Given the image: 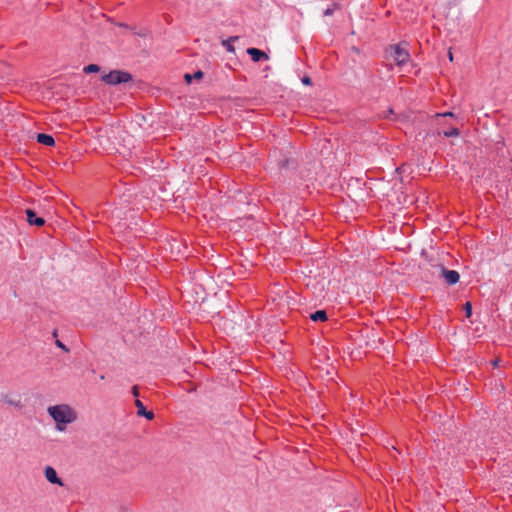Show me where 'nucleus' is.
Instances as JSON below:
<instances>
[{
	"instance_id": "f257e3e1",
	"label": "nucleus",
	"mask_w": 512,
	"mask_h": 512,
	"mask_svg": "<svg viewBox=\"0 0 512 512\" xmlns=\"http://www.w3.org/2000/svg\"><path fill=\"white\" fill-rule=\"evenodd\" d=\"M47 412L55 421L58 431H64L67 424L73 423L77 419L76 412L67 404L50 406Z\"/></svg>"
},
{
	"instance_id": "f03ea898",
	"label": "nucleus",
	"mask_w": 512,
	"mask_h": 512,
	"mask_svg": "<svg viewBox=\"0 0 512 512\" xmlns=\"http://www.w3.org/2000/svg\"><path fill=\"white\" fill-rule=\"evenodd\" d=\"M386 58L392 59L398 66H402L409 61L410 54L406 49L397 44L391 45L386 50Z\"/></svg>"
},
{
	"instance_id": "7ed1b4c3",
	"label": "nucleus",
	"mask_w": 512,
	"mask_h": 512,
	"mask_svg": "<svg viewBox=\"0 0 512 512\" xmlns=\"http://www.w3.org/2000/svg\"><path fill=\"white\" fill-rule=\"evenodd\" d=\"M102 81L108 85H119L132 81L133 77L129 72L123 70H112L102 76Z\"/></svg>"
},
{
	"instance_id": "20e7f679",
	"label": "nucleus",
	"mask_w": 512,
	"mask_h": 512,
	"mask_svg": "<svg viewBox=\"0 0 512 512\" xmlns=\"http://www.w3.org/2000/svg\"><path fill=\"white\" fill-rule=\"evenodd\" d=\"M433 268L435 269L434 273H437V275L439 277L444 278L448 285H454L460 279V275H459V273L457 271H455V270H448L442 264H437V265L433 266Z\"/></svg>"
},
{
	"instance_id": "39448f33",
	"label": "nucleus",
	"mask_w": 512,
	"mask_h": 512,
	"mask_svg": "<svg viewBox=\"0 0 512 512\" xmlns=\"http://www.w3.org/2000/svg\"><path fill=\"white\" fill-rule=\"evenodd\" d=\"M45 477L47 481H49L52 484H57L59 486H63L64 483L60 477H58L56 470L51 467L47 466L44 471Z\"/></svg>"
},
{
	"instance_id": "423d86ee",
	"label": "nucleus",
	"mask_w": 512,
	"mask_h": 512,
	"mask_svg": "<svg viewBox=\"0 0 512 512\" xmlns=\"http://www.w3.org/2000/svg\"><path fill=\"white\" fill-rule=\"evenodd\" d=\"M27 222L30 225H36L38 227L43 226L45 224V220L42 217H38L34 210L26 209Z\"/></svg>"
},
{
	"instance_id": "0eeeda50",
	"label": "nucleus",
	"mask_w": 512,
	"mask_h": 512,
	"mask_svg": "<svg viewBox=\"0 0 512 512\" xmlns=\"http://www.w3.org/2000/svg\"><path fill=\"white\" fill-rule=\"evenodd\" d=\"M247 54L250 55L251 59L254 62H259L261 60L269 59V56L264 51L257 49V48H253V47L247 49Z\"/></svg>"
},
{
	"instance_id": "6e6552de",
	"label": "nucleus",
	"mask_w": 512,
	"mask_h": 512,
	"mask_svg": "<svg viewBox=\"0 0 512 512\" xmlns=\"http://www.w3.org/2000/svg\"><path fill=\"white\" fill-rule=\"evenodd\" d=\"M135 406L137 407V415L145 417L148 420L154 419L155 415L152 411H147L142 401L136 399Z\"/></svg>"
},
{
	"instance_id": "1a4fd4ad",
	"label": "nucleus",
	"mask_w": 512,
	"mask_h": 512,
	"mask_svg": "<svg viewBox=\"0 0 512 512\" xmlns=\"http://www.w3.org/2000/svg\"><path fill=\"white\" fill-rule=\"evenodd\" d=\"M37 142L46 146H53L55 144L54 138L45 133L37 134Z\"/></svg>"
},
{
	"instance_id": "9d476101",
	"label": "nucleus",
	"mask_w": 512,
	"mask_h": 512,
	"mask_svg": "<svg viewBox=\"0 0 512 512\" xmlns=\"http://www.w3.org/2000/svg\"><path fill=\"white\" fill-rule=\"evenodd\" d=\"M310 319L314 322H324L328 319V317L325 310H317L310 314Z\"/></svg>"
},
{
	"instance_id": "9b49d317",
	"label": "nucleus",
	"mask_w": 512,
	"mask_h": 512,
	"mask_svg": "<svg viewBox=\"0 0 512 512\" xmlns=\"http://www.w3.org/2000/svg\"><path fill=\"white\" fill-rule=\"evenodd\" d=\"M238 38V36H231L227 40H224L222 42V45L226 48L228 52H234L235 48L232 43L238 40Z\"/></svg>"
},
{
	"instance_id": "f8f14e48",
	"label": "nucleus",
	"mask_w": 512,
	"mask_h": 512,
	"mask_svg": "<svg viewBox=\"0 0 512 512\" xmlns=\"http://www.w3.org/2000/svg\"><path fill=\"white\" fill-rule=\"evenodd\" d=\"M204 73L201 70L196 71L193 75L186 73L184 75V79L187 84H190L192 82V79H201L203 78Z\"/></svg>"
},
{
	"instance_id": "ddd939ff",
	"label": "nucleus",
	"mask_w": 512,
	"mask_h": 512,
	"mask_svg": "<svg viewBox=\"0 0 512 512\" xmlns=\"http://www.w3.org/2000/svg\"><path fill=\"white\" fill-rule=\"evenodd\" d=\"M3 399H4L5 403H7L8 405L14 406L16 408H22V403H21L20 399H15L8 395L4 396Z\"/></svg>"
},
{
	"instance_id": "4468645a",
	"label": "nucleus",
	"mask_w": 512,
	"mask_h": 512,
	"mask_svg": "<svg viewBox=\"0 0 512 512\" xmlns=\"http://www.w3.org/2000/svg\"><path fill=\"white\" fill-rule=\"evenodd\" d=\"M83 71L85 73H96L100 71V66L96 64H89L86 67H84Z\"/></svg>"
},
{
	"instance_id": "2eb2a0df",
	"label": "nucleus",
	"mask_w": 512,
	"mask_h": 512,
	"mask_svg": "<svg viewBox=\"0 0 512 512\" xmlns=\"http://www.w3.org/2000/svg\"><path fill=\"white\" fill-rule=\"evenodd\" d=\"M460 134V131L458 128H452L448 131H444V136L445 137H456Z\"/></svg>"
},
{
	"instance_id": "dca6fc26",
	"label": "nucleus",
	"mask_w": 512,
	"mask_h": 512,
	"mask_svg": "<svg viewBox=\"0 0 512 512\" xmlns=\"http://www.w3.org/2000/svg\"><path fill=\"white\" fill-rule=\"evenodd\" d=\"M463 310L465 312V315L467 318L471 317L472 315V305L470 302H466L463 306Z\"/></svg>"
},
{
	"instance_id": "f3484780",
	"label": "nucleus",
	"mask_w": 512,
	"mask_h": 512,
	"mask_svg": "<svg viewBox=\"0 0 512 512\" xmlns=\"http://www.w3.org/2000/svg\"><path fill=\"white\" fill-rule=\"evenodd\" d=\"M55 344H56L57 347L62 349L64 352H69L68 347L63 342H61L60 340L56 339Z\"/></svg>"
},
{
	"instance_id": "a211bd4d",
	"label": "nucleus",
	"mask_w": 512,
	"mask_h": 512,
	"mask_svg": "<svg viewBox=\"0 0 512 512\" xmlns=\"http://www.w3.org/2000/svg\"><path fill=\"white\" fill-rule=\"evenodd\" d=\"M302 83L305 84V85H310L311 84V78L308 77V76H305L304 78H302Z\"/></svg>"
},
{
	"instance_id": "6ab92c4d",
	"label": "nucleus",
	"mask_w": 512,
	"mask_h": 512,
	"mask_svg": "<svg viewBox=\"0 0 512 512\" xmlns=\"http://www.w3.org/2000/svg\"><path fill=\"white\" fill-rule=\"evenodd\" d=\"M334 10L333 8H327L325 11H324V16H331L333 14Z\"/></svg>"
},
{
	"instance_id": "aec40b11",
	"label": "nucleus",
	"mask_w": 512,
	"mask_h": 512,
	"mask_svg": "<svg viewBox=\"0 0 512 512\" xmlns=\"http://www.w3.org/2000/svg\"><path fill=\"white\" fill-rule=\"evenodd\" d=\"M132 394H133L135 397H138V396H139V391H138V387H137V386H133V387H132Z\"/></svg>"
},
{
	"instance_id": "412c9836",
	"label": "nucleus",
	"mask_w": 512,
	"mask_h": 512,
	"mask_svg": "<svg viewBox=\"0 0 512 512\" xmlns=\"http://www.w3.org/2000/svg\"><path fill=\"white\" fill-rule=\"evenodd\" d=\"M393 114H394L393 109H389V110H388V112H387V114L385 115V118L390 119V118H391V115H393Z\"/></svg>"
},
{
	"instance_id": "4be33fe9",
	"label": "nucleus",
	"mask_w": 512,
	"mask_h": 512,
	"mask_svg": "<svg viewBox=\"0 0 512 512\" xmlns=\"http://www.w3.org/2000/svg\"><path fill=\"white\" fill-rule=\"evenodd\" d=\"M438 116H443V117H446V116H453V113L452 112H446V113H443V114H437Z\"/></svg>"
},
{
	"instance_id": "5701e85b",
	"label": "nucleus",
	"mask_w": 512,
	"mask_h": 512,
	"mask_svg": "<svg viewBox=\"0 0 512 512\" xmlns=\"http://www.w3.org/2000/svg\"><path fill=\"white\" fill-rule=\"evenodd\" d=\"M499 362H500V360H499V359H495V360H493L491 363H492V365H493L494 367H497V366L499 365Z\"/></svg>"
},
{
	"instance_id": "b1692460",
	"label": "nucleus",
	"mask_w": 512,
	"mask_h": 512,
	"mask_svg": "<svg viewBox=\"0 0 512 512\" xmlns=\"http://www.w3.org/2000/svg\"><path fill=\"white\" fill-rule=\"evenodd\" d=\"M448 57L450 61H453V54L451 51L448 52Z\"/></svg>"
},
{
	"instance_id": "393cba45",
	"label": "nucleus",
	"mask_w": 512,
	"mask_h": 512,
	"mask_svg": "<svg viewBox=\"0 0 512 512\" xmlns=\"http://www.w3.org/2000/svg\"><path fill=\"white\" fill-rule=\"evenodd\" d=\"M53 337L57 339V336H58V333H57V330H54L53 333H52Z\"/></svg>"
},
{
	"instance_id": "a878e982",
	"label": "nucleus",
	"mask_w": 512,
	"mask_h": 512,
	"mask_svg": "<svg viewBox=\"0 0 512 512\" xmlns=\"http://www.w3.org/2000/svg\"><path fill=\"white\" fill-rule=\"evenodd\" d=\"M119 26H121V27H125V28H127V27H128L126 24H123V23L119 24Z\"/></svg>"
}]
</instances>
